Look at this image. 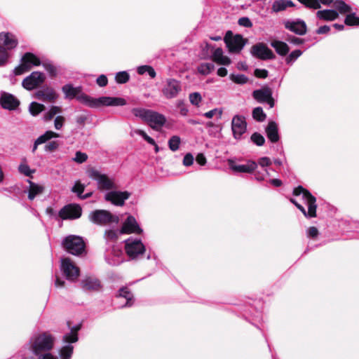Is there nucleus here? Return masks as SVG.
<instances>
[{
	"label": "nucleus",
	"mask_w": 359,
	"mask_h": 359,
	"mask_svg": "<svg viewBox=\"0 0 359 359\" xmlns=\"http://www.w3.org/2000/svg\"><path fill=\"white\" fill-rule=\"evenodd\" d=\"M27 182L29 184L28 191H27L28 198L29 200H31V201L34 200L36 196H38L43 192L44 187L42 185L36 184L29 180H27Z\"/></svg>",
	"instance_id": "30"
},
{
	"label": "nucleus",
	"mask_w": 359,
	"mask_h": 359,
	"mask_svg": "<svg viewBox=\"0 0 359 359\" xmlns=\"http://www.w3.org/2000/svg\"><path fill=\"white\" fill-rule=\"evenodd\" d=\"M43 67L45 70L49 74V75L52 77L55 76L57 74V68L55 65L50 62H46L43 64Z\"/></svg>",
	"instance_id": "55"
},
{
	"label": "nucleus",
	"mask_w": 359,
	"mask_h": 359,
	"mask_svg": "<svg viewBox=\"0 0 359 359\" xmlns=\"http://www.w3.org/2000/svg\"><path fill=\"white\" fill-rule=\"evenodd\" d=\"M230 79L232 81L238 84H245L248 82V78L244 74H231Z\"/></svg>",
	"instance_id": "51"
},
{
	"label": "nucleus",
	"mask_w": 359,
	"mask_h": 359,
	"mask_svg": "<svg viewBox=\"0 0 359 359\" xmlns=\"http://www.w3.org/2000/svg\"><path fill=\"white\" fill-rule=\"evenodd\" d=\"M78 100L85 105L90 107H97L100 106V102L98 101L99 98L94 99L87 95L79 96Z\"/></svg>",
	"instance_id": "38"
},
{
	"label": "nucleus",
	"mask_w": 359,
	"mask_h": 359,
	"mask_svg": "<svg viewBox=\"0 0 359 359\" xmlns=\"http://www.w3.org/2000/svg\"><path fill=\"white\" fill-rule=\"evenodd\" d=\"M316 16L320 20L332 21L338 18L339 13L334 10L326 9L317 11Z\"/></svg>",
	"instance_id": "33"
},
{
	"label": "nucleus",
	"mask_w": 359,
	"mask_h": 359,
	"mask_svg": "<svg viewBox=\"0 0 359 359\" xmlns=\"http://www.w3.org/2000/svg\"><path fill=\"white\" fill-rule=\"evenodd\" d=\"M118 233L112 229L106 230L104 234V238L106 243V247L115 245L118 240Z\"/></svg>",
	"instance_id": "35"
},
{
	"label": "nucleus",
	"mask_w": 359,
	"mask_h": 359,
	"mask_svg": "<svg viewBox=\"0 0 359 359\" xmlns=\"http://www.w3.org/2000/svg\"><path fill=\"white\" fill-rule=\"evenodd\" d=\"M266 135L267 138L272 143H276L279 141L280 135L278 133V125L275 121H269L266 129Z\"/></svg>",
	"instance_id": "25"
},
{
	"label": "nucleus",
	"mask_w": 359,
	"mask_h": 359,
	"mask_svg": "<svg viewBox=\"0 0 359 359\" xmlns=\"http://www.w3.org/2000/svg\"><path fill=\"white\" fill-rule=\"evenodd\" d=\"M88 159V155L86 153L81 151H76L75 156L73 158V161L78 163H83Z\"/></svg>",
	"instance_id": "58"
},
{
	"label": "nucleus",
	"mask_w": 359,
	"mask_h": 359,
	"mask_svg": "<svg viewBox=\"0 0 359 359\" xmlns=\"http://www.w3.org/2000/svg\"><path fill=\"white\" fill-rule=\"evenodd\" d=\"M228 164L229 168L236 172L252 173L257 168V163L254 161H248L246 164L238 165L229 159Z\"/></svg>",
	"instance_id": "22"
},
{
	"label": "nucleus",
	"mask_w": 359,
	"mask_h": 359,
	"mask_svg": "<svg viewBox=\"0 0 359 359\" xmlns=\"http://www.w3.org/2000/svg\"><path fill=\"white\" fill-rule=\"evenodd\" d=\"M251 141L257 146H263L265 143V138L259 133H254L250 137Z\"/></svg>",
	"instance_id": "50"
},
{
	"label": "nucleus",
	"mask_w": 359,
	"mask_h": 359,
	"mask_svg": "<svg viewBox=\"0 0 359 359\" xmlns=\"http://www.w3.org/2000/svg\"><path fill=\"white\" fill-rule=\"evenodd\" d=\"M60 135L51 130H47L43 135H40L35 141L32 149V153H35L39 145L46 143L52 138L59 137Z\"/></svg>",
	"instance_id": "28"
},
{
	"label": "nucleus",
	"mask_w": 359,
	"mask_h": 359,
	"mask_svg": "<svg viewBox=\"0 0 359 359\" xmlns=\"http://www.w3.org/2000/svg\"><path fill=\"white\" fill-rule=\"evenodd\" d=\"M60 146L58 141H51L47 143L44 147V150L48 152L55 151Z\"/></svg>",
	"instance_id": "61"
},
{
	"label": "nucleus",
	"mask_w": 359,
	"mask_h": 359,
	"mask_svg": "<svg viewBox=\"0 0 359 359\" xmlns=\"http://www.w3.org/2000/svg\"><path fill=\"white\" fill-rule=\"evenodd\" d=\"M34 97L43 102H52L57 99V95L53 88L46 86L36 90Z\"/></svg>",
	"instance_id": "23"
},
{
	"label": "nucleus",
	"mask_w": 359,
	"mask_h": 359,
	"mask_svg": "<svg viewBox=\"0 0 359 359\" xmlns=\"http://www.w3.org/2000/svg\"><path fill=\"white\" fill-rule=\"evenodd\" d=\"M82 208L79 204L70 203L65 205L58 212V216L63 220L76 219L81 217Z\"/></svg>",
	"instance_id": "10"
},
{
	"label": "nucleus",
	"mask_w": 359,
	"mask_h": 359,
	"mask_svg": "<svg viewBox=\"0 0 359 359\" xmlns=\"http://www.w3.org/2000/svg\"><path fill=\"white\" fill-rule=\"evenodd\" d=\"M60 269L62 274L68 280L74 281L79 276V269L69 258H63L61 259Z\"/></svg>",
	"instance_id": "9"
},
{
	"label": "nucleus",
	"mask_w": 359,
	"mask_h": 359,
	"mask_svg": "<svg viewBox=\"0 0 359 359\" xmlns=\"http://www.w3.org/2000/svg\"><path fill=\"white\" fill-rule=\"evenodd\" d=\"M10 57V53L2 48H0V67L6 65Z\"/></svg>",
	"instance_id": "60"
},
{
	"label": "nucleus",
	"mask_w": 359,
	"mask_h": 359,
	"mask_svg": "<svg viewBox=\"0 0 359 359\" xmlns=\"http://www.w3.org/2000/svg\"><path fill=\"white\" fill-rule=\"evenodd\" d=\"M293 194L295 196L302 195V199L308 206V211L299 203L296 207L303 213L306 217L312 218L316 217V198L307 189L302 186L294 189Z\"/></svg>",
	"instance_id": "2"
},
{
	"label": "nucleus",
	"mask_w": 359,
	"mask_h": 359,
	"mask_svg": "<svg viewBox=\"0 0 359 359\" xmlns=\"http://www.w3.org/2000/svg\"><path fill=\"white\" fill-rule=\"evenodd\" d=\"M306 7L318 9L321 7L320 4L328 5L333 2L334 0H298Z\"/></svg>",
	"instance_id": "36"
},
{
	"label": "nucleus",
	"mask_w": 359,
	"mask_h": 359,
	"mask_svg": "<svg viewBox=\"0 0 359 359\" xmlns=\"http://www.w3.org/2000/svg\"><path fill=\"white\" fill-rule=\"evenodd\" d=\"M18 40L15 34L11 32H2L0 33V48L7 52L17 47Z\"/></svg>",
	"instance_id": "19"
},
{
	"label": "nucleus",
	"mask_w": 359,
	"mask_h": 359,
	"mask_svg": "<svg viewBox=\"0 0 359 359\" xmlns=\"http://www.w3.org/2000/svg\"><path fill=\"white\" fill-rule=\"evenodd\" d=\"M62 245L66 251L74 255H81L85 250L83 238L75 235H69L62 241Z\"/></svg>",
	"instance_id": "4"
},
{
	"label": "nucleus",
	"mask_w": 359,
	"mask_h": 359,
	"mask_svg": "<svg viewBox=\"0 0 359 359\" xmlns=\"http://www.w3.org/2000/svg\"><path fill=\"white\" fill-rule=\"evenodd\" d=\"M271 46L275 49L276 52L281 56L286 55L290 50L288 45L283 41L275 40L271 41Z\"/></svg>",
	"instance_id": "34"
},
{
	"label": "nucleus",
	"mask_w": 359,
	"mask_h": 359,
	"mask_svg": "<svg viewBox=\"0 0 359 359\" xmlns=\"http://www.w3.org/2000/svg\"><path fill=\"white\" fill-rule=\"evenodd\" d=\"M60 112V107L57 106H52L50 109L44 114L43 119L45 121H50L57 114Z\"/></svg>",
	"instance_id": "44"
},
{
	"label": "nucleus",
	"mask_w": 359,
	"mask_h": 359,
	"mask_svg": "<svg viewBox=\"0 0 359 359\" xmlns=\"http://www.w3.org/2000/svg\"><path fill=\"white\" fill-rule=\"evenodd\" d=\"M125 250L131 259H135L145 252V246L140 239L130 237L125 241Z\"/></svg>",
	"instance_id": "7"
},
{
	"label": "nucleus",
	"mask_w": 359,
	"mask_h": 359,
	"mask_svg": "<svg viewBox=\"0 0 359 359\" xmlns=\"http://www.w3.org/2000/svg\"><path fill=\"white\" fill-rule=\"evenodd\" d=\"M129 79H130V75L126 71L119 72L116 73V74L115 76V80H116V83H121V84L126 83L129 81Z\"/></svg>",
	"instance_id": "49"
},
{
	"label": "nucleus",
	"mask_w": 359,
	"mask_h": 359,
	"mask_svg": "<svg viewBox=\"0 0 359 359\" xmlns=\"http://www.w3.org/2000/svg\"><path fill=\"white\" fill-rule=\"evenodd\" d=\"M88 176L97 182L100 190H112L116 188L114 180L102 173L97 169L91 168L87 170Z\"/></svg>",
	"instance_id": "3"
},
{
	"label": "nucleus",
	"mask_w": 359,
	"mask_h": 359,
	"mask_svg": "<svg viewBox=\"0 0 359 359\" xmlns=\"http://www.w3.org/2000/svg\"><path fill=\"white\" fill-rule=\"evenodd\" d=\"M122 251L116 246L106 247L104 251L105 261L110 265L116 266L123 262Z\"/></svg>",
	"instance_id": "12"
},
{
	"label": "nucleus",
	"mask_w": 359,
	"mask_h": 359,
	"mask_svg": "<svg viewBox=\"0 0 359 359\" xmlns=\"http://www.w3.org/2000/svg\"><path fill=\"white\" fill-rule=\"evenodd\" d=\"M89 220L97 225H107L111 223H118V217L105 210H96L89 215Z\"/></svg>",
	"instance_id": "5"
},
{
	"label": "nucleus",
	"mask_w": 359,
	"mask_h": 359,
	"mask_svg": "<svg viewBox=\"0 0 359 359\" xmlns=\"http://www.w3.org/2000/svg\"><path fill=\"white\" fill-rule=\"evenodd\" d=\"M182 90L180 81L175 79H167L162 88V94L166 99H173L177 97Z\"/></svg>",
	"instance_id": "8"
},
{
	"label": "nucleus",
	"mask_w": 359,
	"mask_h": 359,
	"mask_svg": "<svg viewBox=\"0 0 359 359\" xmlns=\"http://www.w3.org/2000/svg\"><path fill=\"white\" fill-rule=\"evenodd\" d=\"M20 100L13 94L1 92L0 94V106L8 111L17 109L20 105Z\"/></svg>",
	"instance_id": "16"
},
{
	"label": "nucleus",
	"mask_w": 359,
	"mask_h": 359,
	"mask_svg": "<svg viewBox=\"0 0 359 359\" xmlns=\"http://www.w3.org/2000/svg\"><path fill=\"white\" fill-rule=\"evenodd\" d=\"M222 114V109L215 108V109L203 114V116L208 118H211L214 116L217 115V117L219 118H221Z\"/></svg>",
	"instance_id": "59"
},
{
	"label": "nucleus",
	"mask_w": 359,
	"mask_h": 359,
	"mask_svg": "<svg viewBox=\"0 0 359 359\" xmlns=\"http://www.w3.org/2000/svg\"><path fill=\"white\" fill-rule=\"evenodd\" d=\"M252 96L259 103L266 102L269 108L274 106V100L272 97V90L269 87H264L258 90H255L252 93Z\"/></svg>",
	"instance_id": "13"
},
{
	"label": "nucleus",
	"mask_w": 359,
	"mask_h": 359,
	"mask_svg": "<svg viewBox=\"0 0 359 359\" xmlns=\"http://www.w3.org/2000/svg\"><path fill=\"white\" fill-rule=\"evenodd\" d=\"M181 139L177 135L172 136L168 140L169 149L172 151H176L179 149Z\"/></svg>",
	"instance_id": "46"
},
{
	"label": "nucleus",
	"mask_w": 359,
	"mask_h": 359,
	"mask_svg": "<svg viewBox=\"0 0 359 359\" xmlns=\"http://www.w3.org/2000/svg\"><path fill=\"white\" fill-rule=\"evenodd\" d=\"M116 298L117 300H120L121 299H124L126 300V302L123 304L118 306L120 308L130 307L134 303L133 294L126 287H123L118 290Z\"/></svg>",
	"instance_id": "24"
},
{
	"label": "nucleus",
	"mask_w": 359,
	"mask_h": 359,
	"mask_svg": "<svg viewBox=\"0 0 359 359\" xmlns=\"http://www.w3.org/2000/svg\"><path fill=\"white\" fill-rule=\"evenodd\" d=\"M55 337L49 332H44L36 334L30 340V348L36 355L49 353L54 346Z\"/></svg>",
	"instance_id": "1"
},
{
	"label": "nucleus",
	"mask_w": 359,
	"mask_h": 359,
	"mask_svg": "<svg viewBox=\"0 0 359 359\" xmlns=\"http://www.w3.org/2000/svg\"><path fill=\"white\" fill-rule=\"evenodd\" d=\"M215 69V65L212 63H202L199 65L198 72L204 75L210 74Z\"/></svg>",
	"instance_id": "48"
},
{
	"label": "nucleus",
	"mask_w": 359,
	"mask_h": 359,
	"mask_svg": "<svg viewBox=\"0 0 359 359\" xmlns=\"http://www.w3.org/2000/svg\"><path fill=\"white\" fill-rule=\"evenodd\" d=\"M252 117L256 121L262 122L266 119V115L261 107H257L252 110Z\"/></svg>",
	"instance_id": "45"
},
{
	"label": "nucleus",
	"mask_w": 359,
	"mask_h": 359,
	"mask_svg": "<svg viewBox=\"0 0 359 359\" xmlns=\"http://www.w3.org/2000/svg\"><path fill=\"white\" fill-rule=\"evenodd\" d=\"M302 54V51L300 50H294L292 51L288 56L285 58L287 64H292Z\"/></svg>",
	"instance_id": "52"
},
{
	"label": "nucleus",
	"mask_w": 359,
	"mask_h": 359,
	"mask_svg": "<svg viewBox=\"0 0 359 359\" xmlns=\"http://www.w3.org/2000/svg\"><path fill=\"white\" fill-rule=\"evenodd\" d=\"M294 6V3L290 0H276L272 4L271 10L274 13H278Z\"/></svg>",
	"instance_id": "32"
},
{
	"label": "nucleus",
	"mask_w": 359,
	"mask_h": 359,
	"mask_svg": "<svg viewBox=\"0 0 359 359\" xmlns=\"http://www.w3.org/2000/svg\"><path fill=\"white\" fill-rule=\"evenodd\" d=\"M18 170L20 173L27 177H30L34 172V170H32L29 166L26 163H20L18 167Z\"/></svg>",
	"instance_id": "54"
},
{
	"label": "nucleus",
	"mask_w": 359,
	"mask_h": 359,
	"mask_svg": "<svg viewBox=\"0 0 359 359\" xmlns=\"http://www.w3.org/2000/svg\"><path fill=\"white\" fill-rule=\"evenodd\" d=\"M189 101L193 105L198 106L202 100V97L199 93H192L189 95Z\"/></svg>",
	"instance_id": "56"
},
{
	"label": "nucleus",
	"mask_w": 359,
	"mask_h": 359,
	"mask_svg": "<svg viewBox=\"0 0 359 359\" xmlns=\"http://www.w3.org/2000/svg\"><path fill=\"white\" fill-rule=\"evenodd\" d=\"M45 109V107L42 104H39L36 102H32L29 106V113L34 116H36L38 114H39L43 109Z\"/></svg>",
	"instance_id": "43"
},
{
	"label": "nucleus",
	"mask_w": 359,
	"mask_h": 359,
	"mask_svg": "<svg viewBox=\"0 0 359 359\" xmlns=\"http://www.w3.org/2000/svg\"><path fill=\"white\" fill-rule=\"evenodd\" d=\"M74 346L67 344L62 347L60 351V356L61 359H71L73 354Z\"/></svg>",
	"instance_id": "42"
},
{
	"label": "nucleus",
	"mask_w": 359,
	"mask_h": 359,
	"mask_svg": "<svg viewBox=\"0 0 359 359\" xmlns=\"http://www.w3.org/2000/svg\"><path fill=\"white\" fill-rule=\"evenodd\" d=\"M146 122L149 125L151 128L158 130L165 125L166 122V118L164 115L159 114L157 111L151 110Z\"/></svg>",
	"instance_id": "21"
},
{
	"label": "nucleus",
	"mask_w": 359,
	"mask_h": 359,
	"mask_svg": "<svg viewBox=\"0 0 359 359\" xmlns=\"http://www.w3.org/2000/svg\"><path fill=\"white\" fill-rule=\"evenodd\" d=\"M81 287L85 291H97L101 287L100 280L94 277H87L82 280Z\"/></svg>",
	"instance_id": "26"
},
{
	"label": "nucleus",
	"mask_w": 359,
	"mask_h": 359,
	"mask_svg": "<svg viewBox=\"0 0 359 359\" xmlns=\"http://www.w3.org/2000/svg\"><path fill=\"white\" fill-rule=\"evenodd\" d=\"M285 29L298 35H304L306 33L307 27L304 20L297 19L295 20H287L283 22Z\"/></svg>",
	"instance_id": "20"
},
{
	"label": "nucleus",
	"mask_w": 359,
	"mask_h": 359,
	"mask_svg": "<svg viewBox=\"0 0 359 359\" xmlns=\"http://www.w3.org/2000/svg\"><path fill=\"white\" fill-rule=\"evenodd\" d=\"M143 230L139 226L136 219L132 216L129 215L126 218V219L123 223L122 227L119 231V233L121 234H130V233H135V234H141Z\"/></svg>",
	"instance_id": "17"
},
{
	"label": "nucleus",
	"mask_w": 359,
	"mask_h": 359,
	"mask_svg": "<svg viewBox=\"0 0 359 359\" xmlns=\"http://www.w3.org/2000/svg\"><path fill=\"white\" fill-rule=\"evenodd\" d=\"M85 189V185L81 184L80 181H76L72 188L71 191L76 194L79 198L81 197Z\"/></svg>",
	"instance_id": "53"
},
{
	"label": "nucleus",
	"mask_w": 359,
	"mask_h": 359,
	"mask_svg": "<svg viewBox=\"0 0 359 359\" xmlns=\"http://www.w3.org/2000/svg\"><path fill=\"white\" fill-rule=\"evenodd\" d=\"M29 69L22 62L14 69V74L15 75H21L26 72H28Z\"/></svg>",
	"instance_id": "62"
},
{
	"label": "nucleus",
	"mask_w": 359,
	"mask_h": 359,
	"mask_svg": "<svg viewBox=\"0 0 359 359\" xmlns=\"http://www.w3.org/2000/svg\"><path fill=\"white\" fill-rule=\"evenodd\" d=\"M130 194L127 191H111L104 195V199L117 206L123 205L125 201L128 199Z\"/></svg>",
	"instance_id": "18"
},
{
	"label": "nucleus",
	"mask_w": 359,
	"mask_h": 359,
	"mask_svg": "<svg viewBox=\"0 0 359 359\" xmlns=\"http://www.w3.org/2000/svg\"><path fill=\"white\" fill-rule=\"evenodd\" d=\"M21 62H22L29 69L32 67L39 66L41 65L39 58L31 53H26L22 56Z\"/></svg>",
	"instance_id": "31"
},
{
	"label": "nucleus",
	"mask_w": 359,
	"mask_h": 359,
	"mask_svg": "<svg viewBox=\"0 0 359 359\" xmlns=\"http://www.w3.org/2000/svg\"><path fill=\"white\" fill-rule=\"evenodd\" d=\"M224 42L229 52L238 53L245 46L246 40L241 35H233L231 31H228L224 36Z\"/></svg>",
	"instance_id": "6"
},
{
	"label": "nucleus",
	"mask_w": 359,
	"mask_h": 359,
	"mask_svg": "<svg viewBox=\"0 0 359 359\" xmlns=\"http://www.w3.org/2000/svg\"><path fill=\"white\" fill-rule=\"evenodd\" d=\"M344 22L348 26L359 25V17H357L354 13H349L346 16Z\"/></svg>",
	"instance_id": "47"
},
{
	"label": "nucleus",
	"mask_w": 359,
	"mask_h": 359,
	"mask_svg": "<svg viewBox=\"0 0 359 359\" xmlns=\"http://www.w3.org/2000/svg\"><path fill=\"white\" fill-rule=\"evenodd\" d=\"M100 106H123L126 104V101L122 97H99Z\"/></svg>",
	"instance_id": "29"
},
{
	"label": "nucleus",
	"mask_w": 359,
	"mask_h": 359,
	"mask_svg": "<svg viewBox=\"0 0 359 359\" xmlns=\"http://www.w3.org/2000/svg\"><path fill=\"white\" fill-rule=\"evenodd\" d=\"M257 165H259L262 168H266L271 164V161L269 157H262L257 161Z\"/></svg>",
	"instance_id": "64"
},
{
	"label": "nucleus",
	"mask_w": 359,
	"mask_h": 359,
	"mask_svg": "<svg viewBox=\"0 0 359 359\" xmlns=\"http://www.w3.org/2000/svg\"><path fill=\"white\" fill-rule=\"evenodd\" d=\"M62 90L67 97L73 98L80 93L81 88H74L71 84H66L62 87Z\"/></svg>",
	"instance_id": "39"
},
{
	"label": "nucleus",
	"mask_w": 359,
	"mask_h": 359,
	"mask_svg": "<svg viewBox=\"0 0 359 359\" xmlns=\"http://www.w3.org/2000/svg\"><path fill=\"white\" fill-rule=\"evenodd\" d=\"M45 79L46 76L42 72H33L22 80V86L25 89L32 90L41 85Z\"/></svg>",
	"instance_id": "11"
},
{
	"label": "nucleus",
	"mask_w": 359,
	"mask_h": 359,
	"mask_svg": "<svg viewBox=\"0 0 359 359\" xmlns=\"http://www.w3.org/2000/svg\"><path fill=\"white\" fill-rule=\"evenodd\" d=\"M231 130L233 137L236 140L241 139L247 130V123L245 117L240 115L234 116L231 121Z\"/></svg>",
	"instance_id": "14"
},
{
	"label": "nucleus",
	"mask_w": 359,
	"mask_h": 359,
	"mask_svg": "<svg viewBox=\"0 0 359 359\" xmlns=\"http://www.w3.org/2000/svg\"><path fill=\"white\" fill-rule=\"evenodd\" d=\"M135 133L137 135H139L143 137V139L147 141L149 144L151 145H154L156 144V142L153 138L149 137L144 130L140 129H137L135 130Z\"/></svg>",
	"instance_id": "57"
},
{
	"label": "nucleus",
	"mask_w": 359,
	"mask_h": 359,
	"mask_svg": "<svg viewBox=\"0 0 359 359\" xmlns=\"http://www.w3.org/2000/svg\"><path fill=\"white\" fill-rule=\"evenodd\" d=\"M250 53L254 57L263 60H272L276 57L272 50L262 43L254 45L251 48Z\"/></svg>",
	"instance_id": "15"
},
{
	"label": "nucleus",
	"mask_w": 359,
	"mask_h": 359,
	"mask_svg": "<svg viewBox=\"0 0 359 359\" xmlns=\"http://www.w3.org/2000/svg\"><path fill=\"white\" fill-rule=\"evenodd\" d=\"M238 23L240 26L250 28L252 26L251 20L248 17H242L238 19Z\"/></svg>",
	"instance_id": "63"
},
{
	"label": "nucleus",
	"mask_w": 359,
	"mask_h": 359,
	"mask_svg": "<svg viewBox=\"0 0 359 359\" xmlns=\"http://www.w3.org/2000/svg\"><path fill=\"white\" fill-rule=\"evenodd\" d=\"M151 109H147L144 108H133L132 109V113L136 116L140 118L144 121H147L149 114L150 113Z\"/></svg>",
	"instance_id": "41"
},
{
	"label": "nucleus",
	"mask_w": 359,
	"mask_h": 359,
	"mask_svg": "<svg viewBox=\"0 0 359 359\" xmlns=\"http://www.w3.org/2000/svg\"><path fill=\"white\" fill-rule=\"evenodd\" d=\"M334 6L341 14L348 13L351 11V6L341 0L335 1Z\"/></svg>",
	"instance_id": "40"
},
{
	"label": "nucleus",
	"mask_w": 359,
	"mask_h": 359,
	"mask_svg": "<svg viewBox=\"0 0 359 359\" xmlns=\"http://www.w3.org/2000/svg\"><path fill=\"white\" fill-rule=\"evenodd\" d=\"M80 325H76L71 329V332L69 333L66 334L63 337V341L65 343H74L78 341V334L77 332L80 330Z\"/></svg>",
	"instance_id": "37"
},
{
	"label": "nucleus",
	"mask_w": 359,
	"mask_h": 359,
	"mask_svg": "<svg viewBox=\"0 0 359 359\" xmlns=\"http://www.w3.org/2000/svg\"><path fill=\"white\" fill-rule=\"evenodd\" d=\"M211 59L213 62L219 65H229L231 64V59L224 55L221 48H217L212 53Z\"/></svg>",
	"instance_id": "27"
}]
</instances>
